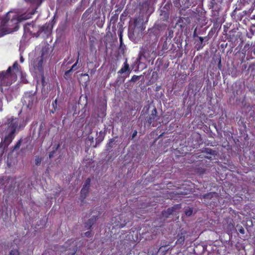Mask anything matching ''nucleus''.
Segmentation results:
<instances>
[{
  "label": "nucleus",
  "instance_id": "nucleus-40",
  "mask_svg": "<svg viewBox=\"0 0 255 255\" xmlns=\"http://www.w3.org/2000/svg\"><path fill=\"white\" fill-rule=\"evenodd\" d=\"M140 20V18H135L134 20V24L135 26H137L138 25V22Z\"/></svg>",
  "mask_w": 255,
  "mask_h": 255
},
{
  "label": "nucleus",
  "instance_id": "nucleus-51",
  "mask_svg": "<svg viewBox=\"0 0 255 255\" xmlns=\"http://www.w3.org/2000/svg\"><path fill=\"white\" fill-rule=\"evenodd\" d=\"M20 62H23L24 59H23V57H20Z\"/></svg>",
  "mask_w": 255,
  "mask_h": 255
},
{
  "label": "nucleus",
  "instance_id": "nucleus-27",
  "mask_svg": "<svg viewBox=\"0 0 255 255\" xmlns=\"http://www.w3.org/2000/svg\"><path fill=\"white\" fill-rule=\"evenodd\" d=\"M35 165L36 166H39L41 164L42 161V158L39 157V156H36L35 157Z\"/></svg>",
  "mask_w": 255,
  "mask_h": 255
},
{
  "label": "nucleus",
  "instance_id": "nucleus-29",
  "mask_svg": "<svg viewBox=\"0 0 255 255\" xmlns=\"http://www.w3.org/2000/svg\"><path fill=\"white\" fill-rule=\"evenodd\" d=\"M249 69H251L252 73L255 76V63H251L249 65Z\"/></svg>",
  "mask_w": 255,
  "mask_h": 255
},
{
  "label": "nucleus",
  "instance_id": "nucleus-43",
  "mask_svg": "<svg viewBox=\"0 0 255 255\" xmlns=\"http://www.w3.org/2000/svg\"><path fill=\"white\" fill-rule=\"evenodd\" d=\"M193 37L194 38H195L196 37L198 38V37H199V36L197 35V33H196V30H195V31H194V33H193Z\"/></svg>",
  "mask_w": 255,
  "mask_h": 255
},
{
  "label": "nucleus",
  "instance_id": "nucleus-49",
  "mask_svg": "<svg viewBox=\"0 0 255 255\" xmlns=\"http://www.w3.org/2000/svg\"><path fill=\"white\" fill-rule=\"evenodd\" d=\"M7 208H2V210L0 211L2 212V214L5 211V210H6Z\"/></svg>",
  "mask_w": 255,
  "mask_h": 255
},
{
  "label": "nucleus",
  "instance_id": "nucleus-4",
  "mask_svg": "<svg viewBox=\"0 0 255 255\" xmlns=\"http://www.w3.org/2000/svg\"><path fill=\"white\" fill-rule=\"evenodd\" d=\"M13 19H11L8 15V13L3 17L1 20L0 25V36H3L13 31L12 28H9Z\"/></svg>",
  "mask_w": 255,
  "mask_h": 255
},
{
  "label": "nucleus",
  "instance_id": "nucleus-55",
  "mask_svg": "<svg viewBox=\"0 0 255 255\" xmlns=\"http://www.w3.org/2000/svg\"><path fill=\"white\" fill-rule=\"evenodd\" d=\"M189 11H190V12H191V9H189ZM192 12H193L194 13H195V12H194V11H192Z\"/></svg>",
  "mask_w": 255,
  "mask_h": 255
},
{
  "label": "nucleus",
  "instance_id": "nucleus-6",
  "mask_svg": "<svg viewBox=\"0 0 255 255\" xmlns=\"http://www.w3.org/2000/svg\"><path fill=\"white\" fill-rule=\"evenodd\" d=\"M160 119V117L157 115V110L155 107L151 111V113L146 117V122L149 126L153 127H156L158 124V121Z\"/></svg>",
  "mask_w": 255,
  "mask_h": 255
},
{
  "label": "nucleus",
  "instance_id": "nucleus-7",
  "mask_svg": "<svg viewBox=\"0 0 255 255\" xmlns=\"http://www.w3.org/2000/svg\"><path fill=\"white\" fill-rule=\"evenodd\" d=\"M35 100V96L30 93H25L23 97L22 103L23 105L26 106L28 109H31L33 105Z\"/></svg>",
  "mask_w": 255,
  "mask_h": 255
},
{
  "label": "nucleus",
  "instance_id": "nucleus-30",
  "mask_svg": "<svg viewBox=\"0 0 255 255\" xmlns=\"http://www.w3.org/2000/svg\"><path fill=\"white\" fill-rule=\"evenodd\" d=\"M173 36V30L169 29L168 30L167 33V39L168 38L171 39Z\"/></svg>",
  "mask_w": 255,
  "mask_h": 255
},
{
  "label": "nucleus",
  "instance_id": "nucleus-47",
  "mask_svg": "<svg viewBox=\"0 0 255 255\" xmlns=\"http://www.w3.org/2000/svg\"><path fill=\"white\" fill-rule=\"evenodd\" d=\"M254 7H251L249 10V13H251L254 11Z\"/></svg>",
  "mask_w": 255,
  "mask_h": 255
},
{
  "label": "nucleus",
  "instance_id": "nucleus-50",
  "mask_svg": "<svg viewBox=\"0 0 255 255\" xmlns=\"http://www.w3.org/2000/svg\"><path fill=\"white\" fill-rule=\"evenodd\" d=\"M251 19L255 20V14L252 15V16L251 17Z\"/></svg>",
  "mask_w": 255,
  "mask_h": 255
},
{
  "label": "nucleus",
  "instance_id": "nucleus-31",
  "mask_svg": "<svg viewBox=\"0 0 255 255\" xmlns=\"http://www.w3.org/2000/svg\"><path fill=\"white\" fill-rule=\"evenodd\" d=\"M21 140H22V139L21 138L16 142V143L15 144V145L13 147V150H16L20 147V146L21 144Z\"/></svg>",
  "mask_w": 255,
  "mask_h": 255
},
{
  "label": "nucleus",
  "instance_id": "nucleus-53",
  "mask_svg": "<svg viewBox=\"0 0 255 255\" xmlns=\"http://www.w3.org/2000/svg\"><path fill=\"white\" fill-rule=\"evenodd\" d=\"M73 61L74 60H71L70 61L68 62V64H71Z\"/></svg>",
  "mask_w": 255,
  "mask_h": 255
},
{
  "label": "nucleus",
  "instance_id": "nucleus-18",
  "mask_svg": "<svg viewBox=\"0 0 255 255\" xmlns=\"http://www.w3.org/2000/svg\"><path fill=\"white\" fill-rule=\"evenodd\" d=\"M174 208H167V210H164L162 211V216L165 218H168L169 216L171 215L174 211L173 210Z\"/></svg>",
  "mask_w": 255,
  "mask_h": 255
},
{
  "label": "nucleus",
  "instance_id": "nucleus-10",
  "mask_svg": "<svg viewBox=\"0 0 255 255\" xmlns=\"http://www.w3.org/2000/svg\"><path fill=\"white\" fill-rule=\"evenodd\" d=\"M48 52H49V49L48 48H43L42 51H41V55L39 58V59L38 60V63H37V65L36 66H37V67L40 68H42V64H43V60L45 58H46L48 54Z\"/></svg>",
  "mask_w": 255,
  "mask_h": 255
},
{
  "label": "nucleus",
  "instance_id": "nucleus-13",
  "mask_svg": "<svg viewBox=\"0 0 255 255\" xmlns=\"http://www.w3.org/2000/svg\"><path fill=\"white\" fill-rule=\"evenodd\" d=\"M255 34V23L252 24L249 28V32L247 33L248 38L251 39L253 36Z\"/></svg>",
  "mask_w": 255,
  "mask_h": 255
},
{
  "label": "nucleus",
  "instance_id": "nucleus-32",
  "mask_svg": "<svg viewBox=\"0 0 255 255\" xmlns=\"http://www.w3.org/2000/svg\"><path fill=\"white\" fill-rule=\"evenodd\" d=\"M139 78H140V77L139 76L134 75L132 76L131 79L130 80V81L132 82H135L136 81L138 80L139 79Z\"/></svg>",
  "mask_w": 255,
  "mask_h": 255
},
{
  "label": "nucleus",
  "instance_id": "nucleus-1",
  "mask_svg": "<svg viewBox=\"0 0 255 255\" xmlns=\"http://www.w3.org/2000/svg\"><path fill=\"white\" fill-rule=\"evenodd\" d=\"M156 56L155 46L153 44L144 45L137 59L136 64L138 67L142 69L146 67V63H149L151 60Z\"/></svg>",
  "mask_w": 255,
  "mask_h": 255
},
{
  "label": "nucleus",
  "instance_id": "nucleus-33",
  "mask_svg": "<svg viewBox=\"0 0 255 255\" xmlns=\"http://www.w3.org/2000/svg\"><path fill=\"white\" fill-rule=\"evenodd\" d=\"M9 255H19V253L17 249H13L10 252Z\"/></svg>",
  "mask_w": 255,
  "mask_h": 255
},
{
  "label": "nucleus",
  "instance_id": "nucleus-26",
  "mask_svg": "<svg viewBox=\"0 0 255 255\" xmlns=\"http://www.w3.org/2000/svg\"><path fill=\"white\" fill-rule=\"evenodd\" d=\"M71 251V253L69 254L68 255H75L77 251V248L76 245H74L71 248L69 249Z\"/></svg>",
  "mask_w": 255,
  "mask_h": 255
},
{
  "label": "nucleus",
  "instance_id": "nucleus-11",
  "mask_svg": "<svg viewBox=\"0 0 255 255\" xmlns=\"http://www.w3.org/2000/svg\"><path fill=\"white\" fill-rule=\"evenodd\" d=\"M197 4V0H182V5L183 9L189 8L190 6H193Z\"/></svg>",
  "mask_w": 255,
  "mask_h": 255
},
{
  "label": "nucleus",
  "instance_id": "nucleus-2",
  "mask_svg": "<svg viewBox=\"0 0 255 255\" xmlns=\"http://www.w3.org/2000/svg\"><path fill=\"white\" fill-rule=\"evenodd\" d=\"M19 119L13 117L7 118L5 125L7 126L5 129L6 135L3 139L4 144H9L14 137L15 132L19 125Z\"/></svg>",
  "mask_w": 255,
  "mask_h": 255
},
{
  "label": "nucleus",
  "instance_id": "nucleus-9",
  "mask_svg": "<svg viewBox=\"0 0 255 255\" xmlns=\"http://www.w3.org/2000/svg\"><path fill=\"white\" fill-rule=\"evenodd\" d=\"M198 38L199 40L195 39V48L197 51H199L203 49L206 45L205 42H204V39H205L206 41H208L209 38L207 36L205 37L204 38L202 37H198Z\"/></svg>",
  "mask_w": 255,
  "mask_h": 255
},
{
  "label": "nucleus",
  "instance_id": "nucleus-8",
  "mask_svg": "<svg viewBox=\"0 0 255 255\" xmlns=\"http://www.w3.org/2000/svg\"><path fill=\"white\" fill-rule=\"evenodd\" d=\"M52 29V26L50 23H45L39 27L37 33L38 35L43 33L45 36L48 37L51 34Z\"/></svg>",
  "mask_w": 255,
  "mask_h": 255
},
{
  "label": "nucleus",
  "instance_id": "nucleus-45",
  "mask_svg": "<svg viewBox=\"0 0 255 255\" xmlns=\"http://www.w3.org/2000/svg\"><path fill=\"white\" fill-rule=\"evenodd\" d=\"M2 102L1 99L0 98V111L2 110Z\"/></svg>",
  "mask_w": 255,
  "mask_h": 255
},
{
  "label": "nucleus",
  "instance_id": "nucleus-17",
  "mask_svg": "<svg viewBox=\"0 0 255 255\" xmlns=\"http://www.w3.org/2000/svg\"><path fill=\"white\" fill-rule=\"evenodd\" d=\"M129 71V65L128 63L127 60H126V61L124 63V65L123 67L118 71L119 74H123L124 73H125L127 71Z\"/></svg>",
  "mask_w": 255,
  "mask_h": 255
},
{
  "label": "nucleus",
  "instance_id": "nucleus-54",
  "mask_svg": "<svg viewBox=\"0 0 255 255\" xmlns=\"http://www.w3.org/2000/svg\"><path fill=\"white\" fill-rule=\"evenodd\" d=\"M180 204H177L175 207H179Z\"/></svg>",
  "mask_w": 255,
  "mask_h": 255
},
{
  "label": "nucleus",
  "instance_id": "nucleus-39",
  "mask_svg": "<svg viewBox=\"0 0 255 255\" xmlns=\"http://www.w3.org/2000/svg\"><path fill=\"white\" fill-rule=\"evenodd\" d=\"M123 30L122 29H120L118 31V34L120 37V39H121V37L123 38Z\"/></svg>",
  "mask_w": 255,
  "mask_h": 255
},
{
  "label": "nucleus",
  "instance_id": "nucleus-56",
  "mask_svg": "<svg viewBox=\"0 0 255 255\" xmlns=\"http://www.w3.org/2000/svg\"><path fill=\"white\" fill-rule=\"evenodd\" d=\"M123 15V14H122L121 15V18H122V16Z\"/></svg>",
  "mask_w": 255,
  "mask_h": 255
},
{
  "label": "nucleus",
  "instance_id": "nucleus-48",
  "mask_svg": "<svg viewBox=\"0 0 255 255\" xmlns=\"http://www.w3.org/2000/svg\"><path fill=\"white\" fill-rule=\"evenodd\" d=\"M218 66L219 68H220V67L221 66V59L219 61Z\"/></svg>",
  "mask_w": 255,
  "mask_h": 255
},
{
  "label": "nucleus",
  "instance_id": "nucleus-34",
  "mask_svg": "<svg viewBox=\"0 0 255 255\" xmlns=\"http://www.w3.org/2000/svg\"><path fill=\"white\" fill-rule=\"evenodd\" d=\"M205 152L211 155H214L215 151L211 148H205Z\"/></svg>",
  "mask_w": 255,
  "mask_h": 255
},
{
  "label": "nucleus",
  "instance_id": "nucleus-46",
  "mask_svg": "<svg viewBox=\"0 0 255 255\" xmlns=\"http://www.w3.org/2000/svg\"><path fill=\"white\" fill-rule=\"evenodd\" d=\"M60 146V145L59 144H57L54 150H55V151H56L59 148Z\"/></svg>",
  "mask_w": 255,
  "mask_h": 255
},
{
  "label": "nucleus",
  "instance_id": "nucleus-23",
  "mask_svg": "<svg viewBox=\"0 0 255 255\" xmlns=\"http://www.w3.org/2000/svg\"><path fill=\"white\" fill-rule=\"evenodd\" d=\"M91 179L90 178H88L85 181L84 184L82 187V188H86L90 189V184H91Z\"/></svg>",
  "mask_w": 255,
  "mask_h": 255
},
{
  "label": "nucleus",
  "instance_id": "nucleus-42",
  "mask_svg": "<svg viewBox=\"0 0 255 255\" xmlns=\"http://www.w3.org/2000/svg\"><path fill=\"white\" fill-rule=\"evenodd\" d=\"M120 47L122 48L123 46V45L124 44L123 38L121 37V39H120Z\"/></svg>",
  "mask_w": 255,
  "mask_h": 255
},
{
  "label": "nucleus",
  "instance_id": "nucleus-15",
  "mask_svg": "<svg viewBox=\"0 0 255 255\" xmlns=\"http://www.w3.org/2000/svg\"><path fill=\"white\" fill-rule=\"evenodd\" d=\"M89 192V189L82 188L80 192V199L82 202H83L85 198L87 197Z\"/></svg>",
  "mask_w": 255,
  "mask_h": 255
},
{
  "label": "nucleus",
  "instance_id": "nucleus-37",
  "mask_svg": "<svg viewBox=\"0 0 255 255\" xmlns=\"http://www.w3.org/2000/svg\"><path fill=\"white\" fill-rule=\"evenodd\" d=\"M84 235L87 238H91L93 236V234L91 233V232L88 231L84 233Z\"/></svg>",
  "mask_w": 255,
  "mask_h": 255
},
{
  "label": "nucleus",
  "instance_id": "nucleus-22",
  "mask_svg": "<svg viewBox=\"0 0 255 255\" xmlns=\"http://www.w3.org/2000/svg\"><path fill=\"white\" fill-rule=\"evenodd\" d=\"M58 100L56 99L52 103L53 109L51 110V113L54 114L57 109Z\"/></svg>",
  "mask_w": 255,
  "mask_h": 255
},
{
  "label": "nucleus",
  "instance_id": "nucleus-3",
  "mask_svg": "<svg viewBox=\"0 0 255 255\" xmlns=\"http://www.w3.org/2000/svg\"><path fill=\"white\" fill-rule=\"evenodd\" d=\"M218 194L215 192H209L201 197L202 202L207 206H216L218 201Z\"/></svg>",
  "mask_w": 255,
  "mask_h": 255
},
{
  "label": "nucleus",
  "instance_id": "nucleus-14",
  "mask_svg": "<svg viewBox=\"0 0 255 255\" xmlns=\"http://www.w3.org/2000/svg\"><path fill=\"white\" fill-rule=\"evenodd\" d=\"M93 11V9L92 6L88 8L85 12L83 14L82 16V19L84 21H87L89 18V16L90 14Z\"/></svg>",
  "mask_w": 255,
  "mask_h": 255
},
{
  "label": "nucleus",
  "instance_id": "nucleus-21",
  "mask_svg": "<svg viewBox=\"0 0 255 255\" xmlns=\"http://www.w3.org/2000/svg\"><path fill=\"white\" fill-rule=\"evenodd\" d=\"M118 14L116 13L112 15L110 18V24H115L118 19Z\"/></svg>",
  "mask_w": 255,
  "mask_h": 255
},
{
  "label": "nucleus",
  "instance_id": "nucleus-20",
  "mask_svg": "<svg viewBox=\"0 0 255 255\" xmlns=\"http://www.w3.org/2000/svg\"><path fill=\"white\" fill-rule=\"evenodd\" d=\"M168 246V245H163L158 250V252L159 253H160L161 252V254L162 255H164L166 252L168 251V250H169V249H165V248Z\"/></svg>",
  "mask_w": 255,
  "mask_h": 255
},
{
  "label": "nucleus",
  "instance_id": "nucleus-57",
  "mask_svg": "<svg viewBox=\"0 0 255 255\" xmlns=\"http://www.w3.org/2000/svg\"><path fill=\"white\" fill-rule=\"evenodd\" d=\"M204 171H205V170H203V171H202V173H204Z\"/></svg>",
  "mask_w": 255,
  "mask_h": 255
},
{
  "label": "nucleus",
  "instance_id": "nucleus-28",
  "mask_svg": "<svg viewBox=\"0 0 255 255\" xmlns=\"http://www.w3.org/2000/svg\"><path fill=\"white\" fill-rule=\"evenodd\" d=\"M115 141V139L114 138H111L109 140V142L107 144L106 147L109 149H111L113 147V143Z\"/></svg>",
  "mask_w": 255,
  "mask_h": 255
},
{
  "label": "nucleus",
  "instance_id": "nucleus-25",
  "mask_svg": "<svg viewBox=\"0 0 255 255\" xmlns=\"http://www.w3.org/2000/svg\"><path fill=\"white\" fill-rule=\"evenodd\" d=\"M72 72L73 71L72 70H71L70 69L66 71L64 73V78L66 79H70L71 78V75L70 73Z\"/></svg>",
  "mask_w": 255,
  "mask_h": 255
},
{
  "label": "nucleus",
  "instance_id": "nucleus-35",
  "mask_svg": "<svg viewBox=\"0 0 255 255\" xmlns=\"http://www.w3.org/2000/svg\"><path fill=\"white\" fill-rule=\"evenodd\" d=\"M237 228H238V231L239 232L241 233V234H245V230L243 228V227L241 226H240L239 225H238L237 226Z\"/></svg>",
  "mask_w": 255,
  "mask_h": 255
},
{
  "label": "nucleus",
  "instance_id": "nucleus-52",
  "mask_svg": "<svg viewBox=\"0 0 255 255\" xmlns=\"http://www.w3.org/2000/svg\"><path fill=\"white\" fill-rule=\"evenodd\" d=\"M83 76H88L89 77V75L88 74H82Z\"/></svg>",
  "mask_w": 255,
  "mask_h": 255
},
{
  "label": "nucleus",
  "instance_id": "nucleus-24",
  "mask_svg": "<svg viewBox=\"0 0 255 255\" xmlns=\"http://www.w3.org/2000/svg\"><path fill=\"white\" fill-rule=\"evenodd\" d=\"M34 13H28L27 14H22L20 16L19 19L20 20H26L31 17V16L32 14H33Z\"/></svg>",
  "mask_w": 255,
  "mask_h": 255
},
{
  "label": "nucleus",
  "instance_id": "nucleus-12",
  "mask_svg": "<svg viewBox=\"0 0 255 255\" xmlns=\"http://www.w3.org/2000/svg\"><path fill=\"white\" fill-rule=\"evenodd\" d=\"M97 219V214L96 215H94L92 217L89 219L87 222L85 224V227L87 230H90L92 228L93 225H94Z\"/></svg>",
  "mask_w": 255,
  "mask_h": 255
},
{
  "label": "nucleus",
  "instance_id": "nucleus-16",
  "mask_svg": "<svg viewBox=\"0 0 255 255\" xmlns=\"http://www.w3.org/2000/svg\"><path fill=\"white\" fill-rule=\"evenodd\" d=\"M185 241V236L183 233H181L180 234H178L177 235V240L176 241L177 245H182Z\"/></svg>",
  "mask_w": 255,
  "mask_h": 255
},
{
  "label": "nucleus",
  "instance_id": "nucleus-5",
  "mask_svg": "<svg viewBox=\"0 0 255 255\" xmlns=\"http://www.w3.org/2000/svg\"><path fill=\"white\" fill-rule=\"evenodd\" d=\"M20 72V67L19 66L17 61H15L12 67H9L6 71H3L0 72V80L1 81L4 78L8 77L11 75L12 73L15 74L16 73Z\"/></svg>",
  "mask_w": 255,
  "mask_h": 255
},
{
  "label": "nucleus",
  "instance_id": "nucleus-19",
  "mask_svg": "<svg viewBox=\"0 0 255 255\" xmlns=\"http://www.w3.org/2000/svg\"><path fill=\"white\" fill-rule=\"evenodd\" d=\"M79 59H80V53H79V52H78L76 61L70 68L71 70H72V71H75L79 68V66H77V64L79 63Z\"/></svg>",
  "mask_w": 255,
  "mask_h": 255
},
{
  "label": "nucleus",
  "instance_id": "nucleus-41",
  "mask_svg": "<svg viewBox=\"0 0 255 255\" xmlns=\"http://www.w3.org/2000/svg\"><path fill=\"white\" fill-rule=\"evenodd\" d=\"M250 48V44L248 43H246L244 46V48L246 50H249Z\"/></svg>",
  "mask_w": 255,
  "mask_h": 255
},
{
  "label": "nucleus",
  "instance_id": "nucleus-44",
  "mask_svg": "<svg viewBox=\"0 0 255 255\" xmlns=\"http://www.w3.org/2000/svg\"><path fill=\"white\" fill-rule=\"evenodd\" d=\"M136 134H137V131L134 130L132 133V137L134 138L136 135Z\"/></svg>",
  "mask_w": 255,
  "mask_h": 255
},
{
  "label": "nucleus",
  "instance_id": "nucleus-38",
  "mask_svg": "<svg viewBox=\"0 0 255 255\" xmlns=\"http://www.w3.org/2000/svg\"><path fill=\"white\" fill-rule=\"evenodd\" d=\"M55 152H56V151L54 150L50 152L49 153V158H52L54 156V155L55 154Z\"/></svg>",
  "mask_w": 255,
  "mask_h": 255
},
{
  "label": "nucleus",
  "instance_id": "nucleus-36",
  "mask_svg": "<svg viewBox=\"0 0 255 255\" xmlns=\"http://www.w3.org/2000/svg\"><path fill=\"white\" fill-rule=\"evenodd\" d=\"M193 211L191 208H189L185 211V214L187 216H190L192 214Z\"/></svg>",
  "mask_w": 255,
  "mask_h": 255
}]
</instances>
